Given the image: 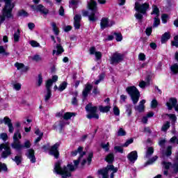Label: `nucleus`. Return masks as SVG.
<instances>
[{
    "label": "nucleus",
    "instance_id": "nucleus-1",
    "mask_svg": "<svg viewBox=\"0 0 178 178\" xmlns=\"http://www.w3.org/2000/svg\"><path fill=\"white\" fill-rule=\"evenodd\" d=\"M13 138V142L11 143L12 148L17 151V152H20L23 148H26L27 149L26 156H27L28 159H30L31 163H35V162H37V159L35 158V151L34 149L31 148V142L27 140L24 143L23 145L20 143L19 140L22 138L20 129H17Z\"/></svg>",
    "mask_w": 178,
    "mask_h": 178
},
{
    "label": "nucleus",
    "instance_id": "nucleus-2",
    "mask_svg": "<svg viewBox=\"0 0 178 178\" xmlns=\"http://www.w3.org/2000/svg\"><path fill=\"white\" fill-rule=\"evenodd\" d=\"M54 172L56 175L61 176L62 178L72 177V172H74V166L71 163L62 167V163L58 161L55 163Z\"/></svg>",
    "mask_w": 178,
    "mask_h": 178
},
{
    "label": "nucleus",
    "instance_id": "nucleus-3",
    "mask_svg": "<svg viewBox=\"0 0 178 178\" xmlns=\"http://www.w3.org/2000/svg\"><path fill=\"white\" fill-rule=\"evenodd\" d=\"M5 6L2 10V15H0V26L7 19L13 17V8H15V3H12V0H4Z\"/></svg>",
    "mask_w": 178,
    "mask_h": 178
},
{
    "label": "nucleus",
    "instance_id": "nucleus-4",
    "mask_svg": "<svg viewBox=\"0 0 178 178\" xmlns=\"http://www.w3.org/2000/svg\"><path fill=\"white\" fill-rule=\"evenodd\" d=\"M134 9L136 12L138 13L135 14L136 19L138 20H143V19H144V16L143 15H145V13H147V10L149 9V3H144L140 4L138 2H136Z\"/></svg>",
    "mask_w": 178,
    "mask_h": 178
},
{
    "label": "nucleus",
    "instance_id": "nucleus-5",
    "mask_svg": "<svg viewBox=\"0 0 178 178\" xmlns=\"http://www.w3.org/2000/svg\"><path fill=\"white\" fill-rule=\"evenodd\" d=\"M126 91L131 97L133 104L136 105V104H137L140 100V97H141V94H140V91L137 87L135 86H128L126 88Z\"/></svg>",
    "mask_w": 178,
    "mask_h": 178
},
{
    "label": "nucleus",
    "instance_id": "nucleus-6",
    "mask_svg": "<svg viewBox=\"0 0 178 178\" xmlns=\"http://www.w3.org/2000/svg\"><path fill=\"white\" fill-rule=\"evenodd\" d=\"M88 9L91 10L90 15H89V20L90 22H92V23L97 22L98 18L95 16L97 12H98V6L95 0H90L88 2Z\"/></svg>",
    "mask_w": 178,
    "mask_h": 178
},
{
    "label": "nucleus",
    "instance_id": "nucleus-7",
    "mask_svg": "<svg viewBox=\"0 0 178 178\" xmlns=\"http://www.w3.org/2000/svg\"><path fill=\"white\" fill-rule=\"evenodd\" d=\"M85 109L86 112H88V114L86 115V118L88 119H99V115L97 113V111H98V106H92V103H88L85 106Z\"/></svg>",
    "mask_w": 178,
    "mask_h": 178
},
{
    "label": "nucleus",
    "instance_id": "nucleus-8",
    "mask_svg": "<svg viewBox=\"0 0 178 178\" xmlns=\"http://www.w3.org/2000/svg\"><path fill=\"white\" fill-rule=\"evenodd\" d=\"M2 149H5L1 153V158H3V159H6L10 155H12V149L8 143L0 144V151H2Z\"/></svg>",
    "mask_w": 178,
    "mask_h": 178
},
{
    "label": "nucleus",
    "instance_id": "nucleus-9",
    "mask_svg": "<svg viewBox=\"0 0 178 178\" xmlns=\"http://www.w3.org/2000/svg\"><path fill=\"white\" fill-rule=\"evenodd\" d=\"M59 147H60V143H56L53 145L49 151V154L51 156H54L56 159H59L60 153H59Z\"/></svg>",
    "mask_w": 178,
    "mask_h": 178
},
{
    "label": "nucleus",
    "instance_id": "nucleus-10",
    "mask_svg": "<svg viewBox=\"0 0 178 178\" xmlns=\"http://www.w3.org/2000/svg\"><path fill=\"white\" fill-rule=\"evenodd\" d=\"M124 59V55L120 53L115 52L113 54L110 63L111 65H115V63H120V62H122V60Z\"/></svg>",
    "mask_w": 178,
    "mask_h": 178
},
{
    "label": "nucleus",
    "instance_id": "nucleus-11",
    "mask_svg": "<svg viewBox=\"0 0 178 178\" xmlns=\"http://www.w3.org/2000/svg\"><path fill=\"white\" fill-rule=\"evenodd\" d=\"M31 8L34 12H39L41 15H44L47 16L48 13H49V10H48L44 5L42 4H39L37 6L32 5L31 6Z\"/></svg>",
    "mask_w": 178,
    "mask_h": 178
},
{
    "label": "nucleus",
    "instance_id": "nucleus-12",
    "mask_svg": "<svg viewBox=\"0 0 178 178\" xmlns=\"http://www.w3.org/2000/svg\"><path fill=\"white\" fill-rule=\"evenodd\" d=\"M168 107V111H172L173 108L176 112H178V104H177V99L176 97H170L169 99V102L165 104Z\"/></svg>",
    "mask_w": 178,
    "mask_h": 178
},
{
    "label": "nucleus",
    "instance_id": "nucleus-13",
    "mask_svg": "<svg viewBox=\"0 0 178 178\" xmlns=\"http://www.w3.org/2000/svg\"><path fill=\"white\" fill-rule=\"evenodd\" d=\"M7 124L8 126V131L9 133H13V130H15V128H13V124L12 123V120L9 118V117L6 116L3 118V120H0V124Z\"/></svg>",
    "mask_w": 178,
    "mask_h": 178
},
{
    "label": "nucleus",
    "instance_id": "nucleus-14",
    "mask_svg": "<svg viewBox=\"0 0 178 178\" xmlns=\"http://www.w3.org/2000/svg\"><path fill=\"white\" fill-rule=\"evenodd\" d=\"M91 90H92V85L90 83H86L82 91V97L84 99L88 97V95L91 92Z\"/></svg>",
    "mask_w": 178,
    "mask_h": 178
},
{
    "label": "nucleus",
    "instance_id": "nucleus-15",
    "mask_svg": "<svg viewBox=\"0 0 178 178\" xmlns=\"http://www.w3.org/2000/svg\"><path fill=\"white\" fill-rule=\"evenodd\" d=\"M127 158L129 162L134 163L138 159V153H137V151L134 150L127 154Z\"/></svg>",
    "mask_w": 178,
    "mask_h": 178
},
{
    "label": "nucleus",
    "instance_id": "nucleus-16",
    "mask_svg": "<svg viewBox=\"0 0 178 178\" xmlns=\"http://www.w3.org/2000/svg\"><path fill=\"white\" fill-rule=\"evenodd\" d=\"M56 48L57 50H53V56L56 54V56H59V55H62V54L65 52V49H63V47H62L60 43L57 44Z\"/></svg>",
    "mask_w": 178,
    "mask_h": 178
},
{
    "label": "nucleus",
    "instance_id": "nucleus-17",
    "mask_svg": "<svg viewBox=\"0 0 178 178\" xmlns=\"http://www.w3.org/2000/svg\"><path fill=\"white\" fill-rule=\"evenodd\" d=\"M83 149H84V147L79 146L77 149L72 151L71 152V155L72 156H76L78 154H80L79 158H83V156H84V155H86V152H83Z\"/></svg>",
    "mask_w": 178,
    "mask_h": 178
},
{
    "label": "nucleus",
    "instance_id": "nucleus-18",
    "mask_svg": "<svg viewBox=\"0 0 178 178\" xmlns=\"http://www.w3.org/2000/svg\"><path fill=\"white\" fill-rule=\"evenodd\" d=\"M100 27L102 30H105L107 27H109V19L106 17H103L101 19Z\"/></svg>",
    "mask_w": 178,
    "mask_h": 178
},
{
    "label": "nucleus",
    "instance_id": "nucleus-19",
    "mask_svg": "<svg viewBox=\"0 0 178 178\" xmlns=\"http://www.w3.org/2000/svg\"><path fill=\"white\" fill-rule=\"evenodd\" d=\"M102 170V172H104V173H108L109 170L112 171L113 173H116L118 172V168H115V165L113 164L108 165L105 168L100 170Z\"/></svg>",
    "mask_w": 178,
    "mask_h": 178
},
{
    "label": "nucleus",
    "instance_id": "nucleus-20",
    "mask_svg": "<svg viewBox=\"0 0 178 178\" xmlns=\"http://www.w3.org/2000/svg\"><path fill=\"white\" fill-rule=\"evenodd\" d=\"M170 37H171L170 32L164 33L161 36V44H165V42H168V41L170 40Z\"/></svg>",
    "mask_w": 178,
    "mask_h": 178
},
{
    "label": "nucleus",
    "instance_id": "nucleus-21",
    "mask_svg": "<svg viewBox=\"0 0 178 178\" xmlns=\"http://www.w3.org/2000/svg\"><path fill=\"white\" fill-rule=\"evenodd\" d=\"M19 155H17L15 156L14 159H13V161L15 162V163L19 165L20 163H22V161H23V157L22 156V152H18Z\"/></svg>",
    "mask_w": 178,
    "mask_h": 178
},
{
    "label": "nucleus",
    "instance_id": "nucleus-22",
    "mask_svg": "<svg viewBox=\"0 0 178 178\" xmlns=\"http://www.w3.org/2000/svg\"><path fill=\"white\" fill-rule=\"evenodd\" d=\"M106 162L107 163H113V161H115V154L113 153H109L105 158Z\"/></svg>",
    "mask_w": 178,
    "mask_h": 178
},
{
    "label": "nucleus",
    "instance_id": "nucleus-23",
    "mask_svg": "<svg viewBox=\"0 0 178 178\" xmlns=\"http://www.w3.org/2000/svg\"><path fill=\"white\" fill-rule=\"evenodd\" d=\"M125 108H126L125 113H127L128 118H130V116H131V114L133 113V105L127 104L125 106Z\"/></svg>",
    "mask_w": 178,
    "mask_h": 178
},
{
    "label": "nucleus",
    "instance_id": "nucleus-24",
    "mask_svg": "<svg viewBox=\"0 0 178 178\" xmlns=\"http://www.w3.org/2000/svg\"><path fill=\"white\" fill-rule=\"evenodd\" d=\"M151 15H155L156 17H159L160 11L159 8H158V6L155 4L152 5V11L151 13Z\"/></svg>",
    "mask_w": 178,
    "mask_h": 178
},
{
    "label": "nucleus",
    "instance_id": "nucleus-25",
    "mask_svg": "<svg viewBox=\"0 0 178 178\" xmlns=\"http://www.w3.org/2000/svg\"><path fill=\"white\" fill-rule=\"evenodd\" d=\"M14 42H19L20 40V29H17V31L13 35Z\"/></svg>",
    "mask_w": 178,
    "mask_h": 178
},
{
    "label": "nucleus",
    "instance_id": "nucleus-26",
    "mask_svg": "<svg viewBox=\"0 0 178 178\" xmlns=\"http://www.w3.org/2000/svg\"><path fill=\"white\" fill-rule=\"evenodd\" d=\"M72 116H76V113L67 112L64 113L63 119L65 120H69L72 119Z\"/></svg>",
    "mask_w": 178,
    "mask_h": 178
},
{
    "label": "nucleus",
    "instance_id": "nucleus-27",
    "mask_svg": "<svg viewBox=\"0 0 178 178\" xmlns=\"http://www.w3.org/2000/svg\"><path fill=\"white\" fill-rule=\"evenodd\" d=\"M99 110L100 111V112H102V113H108V112L111 111V107L110 106H99Z\"/></svg>",
    "mask_w": 178,
    "mask_h": 178
},
{
    "label": "nucleus",
    "instance_id": "nucleus-28",
    "mask_svg": "<svg viewBox=\"0 0 178 178\" xmlns=\"http://www.w3.org/2000/svg\"><path fill=\"white\" fill-rule=\"evenodd\" d=\"M170 69L172 74H178V64L177 63H175L172 65H171Z\"/></svg>",
    "mask_w": 178,
    "mask_h": 178
},
{
    "label": "nucleus",
    "instance_id": "nucleus-29",
    "mask_svg": "<svg viewBox=\"0 0 178 178\" xmlns=\"http://www.w3.org/2000/svg\"><path fill=\"white\" fill-rule=\"evenodd\" d=\"M51 27L55 35H59V28H58V26H56V23L52 22Z\"/></svg>",
    "mask_w": 178,
    "mask_h": 178
},
{
    "label": "nucleus",
    "instance_id": "nucleus-30",
    "mask_svg": "<svg viewBox=\"0 0 178 178\" xmlns=\"http://www.w3.org/2000/svg\"><path fill=\"white\" fill-rule=\"evenodd\" d=\"M113 35L115 36V40H116L117 42H120V41H122V40H123V35H122L121 33L114 32V33H113Z\"/></svg>",
    "mask_w": 178,
    "mask_h": 178
},
{
    "label": "nucleus",
    "instance_id": "nucleus-31",
    "mask_svg": "<svg viewBox=\"0 0 178 178\" xmlns=\"http://www.w3.org/2000/svg\"><path fill=\"white\" fill-rule=\"evenodd\" d=\"M18 17H29V13L25 10H19L17 13Z\"/></svg>",
    "mask_w": 178,
    "mask_h": 178
},
{
    "label": "nucleus",
    "instance_id": "nucleus-32",
    "mask_svg": "<svg viewBox=\"0 0 178 178\" xmlns=\"http://www.w3.org/2000/svg\"><path fill=\"white\" fill-rule=\"evenodd\" d=\"M134 109L135 111H137L138 112H139V113H143V112H145V106L139 104L138 106H135Z\"/></svg>",
    "mask_w": 178,
    "mask_h": 178
},
{
    "label": "nucleus",
    "instance_id": "nucleus-33",
    "mask_svg": "<svg viewBox=\"0 0 178 178\" xmlns=\"http://www.w3.org/2000/svg\"><path fill=\"white\" fill-rule=\"evenodd\" d=\"M67 88V82L63 81L62 83L60 84L58 87V91H60V92H62V91H65V90H66Z\"/></svg>",
    "mask_w": 178,
    "mask_h": 178
},
{
    "label": "nucleus",
    "instance_id": "nucleus-34",
    "mask_svg": "<svg viewBox=\"0 0 178 178\" xmlns=\"http://www.w3.org/2000/svg\"><path fill=\"white\" fill-rule=\"evenodd\" d=\"M51 97H52V90H47V94L44 96V102H48V101L51 99Z\"/></svg>",
    "mask_w": 178,
    "mask_h": 178
},
{
    "label": "nucleus",
    "instance_id": "nucleus-35",
    "mask_svg": "<svg viewBox=\"0 0 178 178\" xmlns=\"http://www.w3.org/2000/svg\"><path fill=\"white\" fill-rule=\"evenodd\" d=\"M169 127H170V122L167 121L166 123L163 124L161 127V131H168Z\"/></svg>",
    "mask_w": 178,
    "mask_h": 178
},
{
    "label": "nucleus",
    "instance_id": "nucleus-36",
    "mask_svg": "<svg viewBox=\"0 0 178 178\" xmlns=\"http://www.w3.org/2000/svg\"><path fill=\"white\" fill-rule=\"evenodd\" d=\"M126 134H127L126 131L123 129V128H120L117 133L118 137H123L126 136Z\"/></svg>",
    "mask_w": 178,
    "mask_h": 178
},
{
    "label": "nucleus",
    "instance_id": "nucleus-37",
    "mask_svg": "<svg viewBox=\"0 0 178 178\" xmlns=\"http://www.w3.org/2000/svg\"><path fill=\"white\" fill-rule=\"evenodd\" d=\"M158 105H159L158 100H156V99H153L151 102V108L155 109L158 107Z\"/></svg>",
    "mask_w": 178,
    "mask_h": 178
},
{
    "label": "nucleus",
    "instance_id": "nucleus-38",
    "mask_svg": "<svg viewBox=\"0 0 178 178\" xmlns=\"http://www.w3.org/2000/svg\"><path fill=\"white\" fill-rule=\"evenodd\" d=\"M171 45L172 47H176V48H178V35L174 37V40L171 41Z\"/></svg>",
    "mask_w": 178,
    "mask_h": 178
},
{
    "label": "nucleus",
    "instance_id": "nucleus-39",
    "mask_svg": "<svg viewBox=\"0 0 178 178\" xmlns=\"http://www.w3.org/2000/svg\"><path fill=\"white\" fill-rule=\"evenodd\" d=\"M162 165H163V168L165 169V170H169V169H170V166H172V163L163 161Z\"/></svg>",
    "mask_w": 178,
    "mask_h": 178
},
{
    "label": "nucleus",
    "instance_id": "nucleus-40",
    "mask_svg": "<svg viewBox=\"0 0 178 178\" xmlns=\"http://www.w3.org/2000/svg\"><path fill=\"white\" fill-rule=\"evenodd\" d=\"M53 84H54V82H52V80L48 79L46 81V84H45L46 90H51V87H52Z\"/></svg>",
    "mask_w": 178,
    "mask_h": 178
},
{
    "label": "nucleus",
    "instance_id": "nucleus-41",
    "mask_svg": "<svg viewBox=\"0 0 178 178\" xmlns=\"http://www.w3.org/2000/svg\"><path fill=\"white\" fill-rule=\"evenodd\" d=\"M113 112L115 116H119L120 115V110L118 106H114L113 108Z\"/></svg>",
    "mask_w": 178,
    "mask_h": 178
},
{
    "label": "nucleus",
    "instance_id": "nucleus-42",
    "mask_svg": "<svg viewBox=\"0 0 178 178\" xmlns=\"http://www.w3.org/2000/svg\"><path fill=\"white\" fill-rule=\"evenodd\" d=\"M156 159H158V156H154L146 162V165H152V163H154Z\"/></svg>",
    "mask_w": 178,
    "mask_h": 178
},
{
    "label": "nucleus",
    "instance_id": "nucleus-43",
    "mask_svg": "<svg viewBox=\"0 0 178 178\" xmlns=\"http://www.w3.org/2000/svg\"><path fill=\"white\" fill-rule=\"evenodd\" d=\"M92 158H94V153L91 152L88 155V165H91V162H92Z\"/></svg>",
    "mask_w": 178,
    "mask_h": 178
},
{
    "label": "nucleus",
    "instance_id": "nucleus-44",
    "mask_svg": "<svg viewBox=\"0 0 178 178\" xmlns=\"http://www.w3.org/2000/svg\"><path fill=\"white\" fill-rule=\"evenodd\" d=\"M8 172V166L6 163L0 162V172Z\"/></svg>",
    "mask_w": 178,
    "mask_h": 178
},
{
    "label": "nucleus",
    "instance_id": "nucleus-45",
    "mask_svg": "<svg viewBox=\"0 0 178 178\" xmlns=\"http://www.w3.org/2000/svg\"><path fill=\"white\" fill-rule=\"evenodd\" d=\"M161 24V19H159V17H154V22L153 23V27H158Z\"/></svg>",
    "mask_w": 178,
    "mask_h": 178
},
{
    "label": "nucleus",
    "instance_id": "nucleus-46",
    "mask_svg": "<svg viewBox=\"0 0 178 178\" xmlns=\"http://www.w3.org/2000/svg\"><path fill=\"white\" fill-rule=\"evenodd\" d=\"M0 54L3 55L5 56H8L9 52H6L3 46H0Z\"/></svg>",
    "mask_w": 178,
    "mask_h": 178
},
{
    "label": "nucleus",
    "instance_id": "nucleus-47",
    "mask_svg": "<svg viewBox=\"0 0 178 178\" xmlns=\"http://www.w3.org/2000/svg\"><path fill=\"white\" fill-rule=\"evenodd\" d=\"M172 146H168L165 152V155L167 156H171L172 155Z\"/></svg>",
    "mask_w": 178,
    "mask_h": 178
},
{
    "label": "nucleus",
    "instance_id": "nucleus-48",
    "mask_svg": "<svg viewBox=\"0 0 178 178\" xmlns=\"http://www.w3.org/2000/svg\"><path fill=\"white\" fill-rule=\"evenodd\" d=\"M42 84V74H39L38 75V87H41Z\"/></svg>",
    "mask_w": 178,
    "mask_h": 178
},
{
    "label": "nucleus",
    "instance_id": "nucleus-49",
    "mask_svg": "<svg viewBox=\"0 0 178 178\" xmlns=\"http://www.w3.org/2000/svg\"><path fill=\"white\" fill-rule=\"evenodd\" d=\"M154 154V147H149L146 152V156H151Z\"/></svg>",
    "mask_w": 178,
    "mask_h": 178
},
{
    "label": "nucleus",
    "instance_id": "nucleus-50",
    "mask_svg": "<svg viewBox=\"0 0 178 178\" xmlns=\"http://www.w3.org/2000/svg\"><path fill=\"white\" fill-rule=\"evenodd\" d=\"M134 142V139H133V138H131L130 139H128V140L122 145V147H127V146H129L130 144H133Z\"/></svg>",
    "mask_w": 178,
    "mask_h": 178
},
{
    "label": "nucleus",
    "instance_id": "nucleus-51",
    "mask_svg": "<svg viewBox=\"0 0 178 178\" xmlns=\"http://www.w3.org/2000/svg\"><path fill=\"white\" fill-rule=\"evenodd\" d=\"M169 18V15L168 14H162L161 15V20L163 23H168V19Z\"/></svg>",
    "mask_w": 178,
    "mask_h": 178
},
{
    "label": "nucleus",
    "instance_id": "nucleus-52",
    "mask_svg": "<svg viewBox=\"0 0 178 178\" xmlns=\"http://www.w3.org/2000/svg\"><path fill=\"white\" fill-rule=\"evenodd\" d=\"M101 147L102 148H103L104 150L106 151V152H108L109 151V143H107L106 144L102 143Z\"/></svg>",
    "mask_w": 178,
    "mask_h": 178
},
{
    "label": "nucleus",
    "instance_id": "nucleus-53",
    "mask_svg": "<svg viewBox=\"0 0 178 178\" xmlns=\"http://www.w3.org/2000/svg\"><path fill=\"white\" fill-rule=\"evenodd\" d=\"M114 149L116 152H120V154H123L124 149L121 146H115Z\"/></svg>",
    "mask_w": 178,
    "mask_h": 178
},
{
    "label": "nucleus",
    "instance_id": "nucleus-54",
    "mask_svg": "<svg viewBox=\"0 0 178 178\" xmlns=\"http://www.w3.org/2000/svg\"><path fill=\"white\" fill-rule=\"evenodd\" d=\"M15 67H17V70H22L24 67V64L22 63H15Z\"/></svg>",
    "mask_w": 178,
    "mask_h": 178
},
{
    "label": "nucleus",
    "instance_id": "nucleus-55",
    "mask_svg": "<svg viewBox=\"0 0 178 178\" xmlns=\"http://www.w3.org/2000/svg\"><path fill=\"white\" fill-rule=\"evenodd\" d=\"M30 44L31 45V47H33V48H37L38 47H40V43H38L37 41L35 40H31L30 42Z\"/></svg>",
    "mask_w": 178,
    "mask_h": 178
},
{
    "label": "nucleus",
    "instance_id": "nucleus-56",
    "mask_svg": "<svg viewBox=\"0 0 178 178\" xmlns=\"http://www.w3.org/2000/svg\"><path fill=\"white\" fill-rule=\"evenodd\" d=\"M74 22L80 23V22H81V15L79 14L75 15L74 17Z\"/></svg>",
    "mask_w": 178,
    "mask_h": 178
},
{
    "label": "nucleus",
    "instance_id": "nucleus-57",
    "mask_svg": "<svg viewBox=\"0 0 178 178\" xmlns=\"http://www.w3.org/2000/svg\"><path fill=\"white\" fill-rule=\"evenodd\" d=\"M79 165H80V157L77 160L74 161V170L79 168Z\"/></svg>",
    "mask_w": 178,
    "mask_h": 178
},
{
    "label": "nucleus",
    "instance_id": "nucleus-58",
    "mask_svg": "<svg viewBox=\"0 0 178 178\" xmlns=\"http://www.w3.org/2000/svg\"><path fill=\"white\" fill-rule=\"evenodd\" d=\"M95 55L97 60H99L100 59L102 58V53H101V51H96Z\"/></svg>",
    "mask_w": 178,
    "mask_h": 178
},
{
    "label": "nucleus",
    "instance_id": "nucleus-59",
    "mask_svg": "<svg viewBox=\"0 0 178 178\" xmlns=\"http://www.w3.org/2000/svg\"><path fill=\"white\" fill-rule=\"evenodd\" d=\"M173 170H174V173L177 174L178 173V161H177V162H175L173 165Z\"/></svg>",
    "mask_w": 178,
    "mask_h": 178
},
{
    "label": "nucleus",
    "instance_id": "nucleus-60",
    "mask_svg": "<svg viewBox=\"0 0 178 178\" xmlns=\"http://www.w3.org/2000/svg\"><path fill=\"white\" fill-rule=\"evenodd\" d=\"M145 33H146V35H147V37H149V35L152 34V27L147 28L145 30Z\"/></svg>",
    "mask_w": 178,
    "mask_h": 178
},
{
    "label": "nucleus",
    "instance_id": "nucleus-61",
    "mask_svg": "<svg viewBox=\"0 0 178 178\" xmlns=\"http://www.w3.org/2000/svg\"><path fill=\"white\" fill-rule=\"evenodd\" d=\"M99 175H102L103 177L102 178H109V176L108 175V173H106L105 172L99 170H98Z\"/></svg>",
    "mask_w": 178,
    "mask_h": 178
},
{
    "label": "nucleus",
    "instance_id": "nucleus-62",
    "mask_svg": "<svg viewBox=\"0 0 178 178\" xmlns=\"http://www.w3.org/2000/svg\"><path fill=\"white\" fill-rule=\"evenodd\" d=\"M0 138L1 140H3L4 141H6L8 140V134H6V133L1 134Z\"/></svg>",
    "mask_w": 178,
    "mask_h": 178
},
{
    "label": "nucleus",
    "instance_id": "nucleus-63",
    "mask_svg": "<svg viewBox=\"0 0 178 178\" xmlns=\"http://www.w3.org/2000/svg\"><path fill=\"white\" fill-rule=\"evenodd\" d=\"M168 117L172 122H176L177 120V117L175 114H168Z\"/></svg>",
    "mask_w": 178,
    "mask_h": 178
},
{
    "label": "nucleus",
    "instance_id": "nucleus-64",
    "mask_svg": "<svg viewBox=\"0 0 178 178\" xmlns=\"http://www.w3.org/2000/svg\"><path fill=\"white\" fill-rule=\"evenodd\" d=\"M139 60H145V54L144 53H140L138 55Z\"/></svg>",
    "mask_w": 178,
    "mask_h": 178
}]
</instances>
